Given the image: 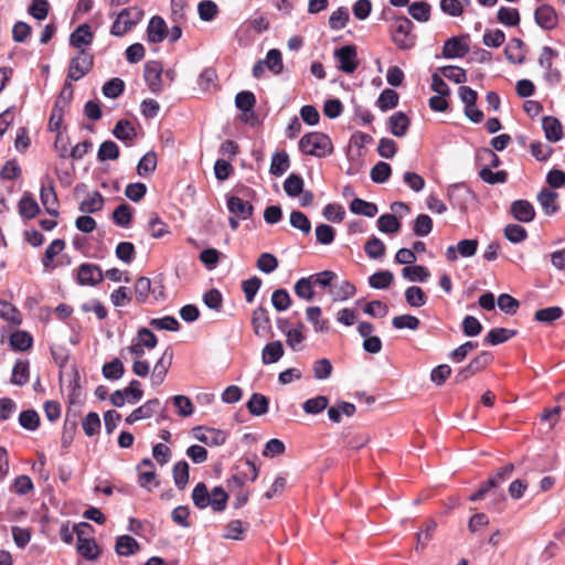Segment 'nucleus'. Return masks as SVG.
Returning <instances> with one entry per match:
<instances>
[{
	"label": "nucleus",
	"mask_w": 565,
	"mask_h": 565,
	"mask_svg": "<svg viewBox=\"0 0 565 565\" xmlns=\"http://www.w3.org/2000/svg\"><path fill=\"white\" fill-rule=\"evenodd\" d=\"M94 66V56L87 50L81 49L77 54L71 58L67 79L77 82L88 74Z\"/></svg>",
	"instance_id": "obj_6"
},
{
	"label": "nucleus",
	"mask_w": 565,
	"mask_h": 565,
	"mask_svg": "<svg viewBox=\"0 0 565 565\" xmlns=\"http://www.w3.org/2000/svg\"><path fill=\"white\" fill-rule=\"evenodd\" d=\"M524 46L525 44L521 39H511L504 49V55L508 62L518 65L523 64L525 61Z\"/></svg>",
	"instance_id": "obj_21"
},
{
	"label": "nucleus",
	"mask_w": 565,
	"mask_h": 565,
	"mask_svg": "<svg viewBox=\"0 0 565 565\" xmlns=\"http://www.w3.org/2000/svg\"><path fill=\"white\" fill-rule=\"evenodd\" d=\"M160 407V401L158 398L149 399L143 405L134 409L127 417L126 423L131 425L140 419H147L152 417Z\"/></svg>",
	"instance_id": "obj_18"
},
{
	"label": "nucleus",
	"mask_w": 565,
	"mask_h": 565,
	"mask_svg": "<svg viewBox=\"0 0 565 565\" xmlns=\"http://www.w3.org/2000/svg\"><path fill=\"white\" fill-rule=\"evenodd\" d=\"M329 398L324 395H318L316 397L307 399L302 404V409L307 414L317 415L328 408Z\"/></svg>",
	"instance_id": "obj_45"
},
{
	"label": "nucleus",
	"mask_w": 565,
	"mask_h": 565,
	"mask_svg": "<svg viewBox=\"0 0 565 565\" xmlns=\"http://www.w3.org/2000/svg\"><path fill=\"white\" fill-rule=\"evenodd\" d=\"M142 15L143 12L137 7L121 10L110 28V34L114 36L125 35L141 20Z\"/></svg>",
	"instance_id": "obj_5"
},
{
	"label": "nucleus",
	"mask_w": 565,
	"mask_h": 565,
	"mask_svg": "<svg viewBox=\"0 0 565 565\" xmlns=\"http://www.w3.org/2000/svg\"><path fill=\"white\" fill-rule=\"evenodd\" d=\"M284 190L290 198L299 196L303 190V179L296 173H291L284 182Z\"/></svg>",
	"instance_id": "obj_57"
},
{
	"label": "nucleus",
	"mask_w": 565,
	"mask_h": 565,
	"mask_svg": "<svg viewBox=\"0 0 565 565\" xmlns=\"http://www.w3.org/2000/svg\"><path fill=\"white\" fill-rule=\"evenodd\" d=\"M334 57L339 62L338 68L347 74H352L359 66L358 50L353 44L344 45L334 51Z\"/></svg>",
	"instance_id": "obj_7"
},
{
	"label": "nucleus",
	"mask_w": 565,
	"mask_h": 565,
	"mask_svg": "<svg viewBox=\"0 0 565 565\" xmlns=\"http://www.w3.org/2000/svg\"><path fill=\"white\" fill-rule=\"evenodd\" d=\"M19 424L22 428L34 431L40 426V416L34 409H26L20 413Z\"/></svg>",
	"instance_id": "obj_61"
},
{
	"label": "nucleus",
	"mask_w": 565,
	"mask_h": 565,
	"mask_svg": "<svg viewBox=\"0 0 565 565\" xmlns=\"http://www.w3.org/2000/svg\"><path fill=\"white\" fill-rule=\"evenodd\" d=\"M516 333V330L507 328H493L487 333L483 341L490 345H498L515 337Z\"/></svg>",
	"instance_id": "obj_33"
},
{
	"label": "nucleus",
	"mask_w": 565,
	"mask_h": 565,
	"mask_svg": "<svg viewBox=\"0 0 565 565\" xmlns=\"http://www.w3.org/2000/svg\"><path fill=\"white\" fill-rule=\"evenodd\" d=\"M94 33L87 23L78 25L70 35V44L78 51L92 44Z\"/></svg>",
	"instance_id": "obj_20"
},
{
	"label": "nucleus",
	"mask_w": 565,
	"mask_h": 565,
	"mask_svg": "<svg viewBox=\"0 0 565 565\" xmlns=\"http://www.w3.org/2000/svg\"><path fill=\"white\" fill-rule=\"evenodd\" d=\"M33 343L32 337L26 331H15L10 337V345L15 351H25Z\"/></svg>",
	"instance_id": "obj_54"
},
{
	"label": "nucleus",
	"mask_w": 565,
	"mask_h": 565,
	"mask_svg": "<svg viewBox=\"0 0 565 565\" xmlns=\"http://www.w3.org/2000/svg\"><path fill=\"white\" fill-rule=\"evenodd\" d=\"M290 166L289 156L285 150L276 151L271 157L270 173L275 177L282 175Z\"/></svg>",
	"instance_id": "obj_34"
},
{
	"label": "nucleus",
	"mask_w": 565,
	"mask_h": 565,
	"mask_svg": "<svg viewBox=\"0 0 565 565\" xmlns=\"http://www.w3.org/2000/svg\"><path fill=\"white\" fill-rule=\"evenodd\" d=\"M257 456H247L242 465L235 467V472L227 480V487L231 491L242 489L246 481L254 482L259 472V468L256 465Z\"/></svg>",
	"instance_id": "obj_4"
},
{
	"label": "nucleus",
	"mask_w": 565,
	"mask_h": 565,
	"mask_svg": "<svg viewBox=\"0 0 565 565\" xmlns=\"http://www.w3.org/2000/svg\"><path fill=\"white\" fill-rule=\"evenodd\" d=\"M104 275L98 265L84 263L78 267L77 281L82 286H95L103 281Z\"/></svg>",
	"instance_id": "obj_12"
},
{
	"label": "nucleus",
	"mask_w": 565,
	"mask_h": 565,
	"mask_svg": "<svg viewBox=\"0 0 565 565\" xmlns=\"http://www.w3.org/2000/svg\"><path fill=\"white\" fill-rule=\"evenodd\" d=\"M102 372L105 379L117 381L122 377L125 367L122 362L118 358H115L110 362L104 364Z\"/></svg>",
	"instance_id": "obj_47"
},
{
	"label": "nucleus",
	"mask_w": 565,
	"mask_h": 565,
	"mask_svg": "<svg viewBox=\"0 0 565 565\" xmlns=\"http://www.w3.org/2000/svg\"><path fill=\"white\" fill-rule=\"evenodd\" d=\"M510 213L521 223H530L535 218V209L527 200H515L510 205Z\"/></svg>",
	"instance_id": "obj_14"
},
{
	"label": "nucleus",
	"mask_w": 565,
	"mask_h": 565,
	"mask_svg": "<svg viewBox=\"0 0 565 565\" xmlns=\"http://www.w3.org/2000/svg\"><path fill=\"white\" fill-rule=\"evenodd\" d=\"M76 550L87 561H95L99 556V547L95 540H77Z\"/></svg>",
	"instance_id": "obj_38"
},
{
	"label": "nucleus",
	"mask_w": 565,
	"mask_h": 565,
	"mask_svg": "<svg viewBox=\"0 0 565 565\" xmlns=\"http://www.w3.org/2000/svg\"><path fill=\"white\" fill-rule=\"evenodd\" d=\"M542 127L548 141L557 142L563 138L562 125L557 118L553 116L543 117Z\"/></svg>",
	"instance_id": "obj_24"
},
{
	"label": "nucleus",
	"mask_w": 565,
	"mask_h": 565,
	"mask_svg": "<svg viewBox=\"0 0 565 565\" xmlns=\"http://www.w3.org/2000/svg\"><path fill=\"white\" fill-rule=\"evenodd\" d=\"M192 501L200 510L211 507L214 512H223L227 505L228 494L222 487H214L209 493L206 484L199 482L192 491Z\"/></svg>",
	"instance_id": "obj_2"
},
{
	"label": "nucleus",
	"mask_w": 565,
	"mask_h": 565,
	"mask_svg": "<svg viewBox=\"0 0 565 565\" xmlns=\"http://www.w3.org/2000/svg\"><path fill=\"white\" fill-rule=\"evenodd\" d=\"M175 487L183 490L189 482V463L185 460L178 461L172 469Z\"/></svg>",
	"instance_id": "obj_40"
},
{
	"label": "nucleus",
	"mask_w": 565,
	"mask_h": 565,
	"mask_svg": "<svg viewBox=\"0 0 565 565\" xmlns=\"http://www.w3.org/2000/svg\"><path fill=\"white\" fill-rule=\"evenodd\" d=\"M194 436L199 441L207 446H222L227 439L226 431L202 426L194 428Z\"/></svg>",
	"instance_id": "obj_13"
},
{
	"label": "nucleus",
	"mask_w": 565,
	"mask_h": 565,
	"mask_svg": "<svg viewBox=\"0 0 565 565\" xmlns=\"http://www.w3.org/2000/svg\"><path fill=\"white\" fill-rule=\"evenodd\" d=\"M385 244L376 236L369 238L364 245V252L371 259L382 258L385 255Z\"/></svg>",
	"instance_id": "obj_49"
},
{
	"label": "nucleus",
	"mask_w": 565,
	"mask_h": 565,
	"mask_svg": "<svg viewBox=\"0 0 565 565\" xmlns=\"http://www.w3.org/2000/svg\"><path fill=\"white\" fill-rule=\"evenodd\" d=\"M119 148L113 140H106L100 143L97 151V159L99 161L117 160L119 158Z\"/></svg>",
	"instance_id": "obj_55"
},
{
	"label": "nucleus",
	"mask_w": 565,
	"mask_h": 565,
	"mask_svg": "<svg viewBox=\"0 0 565 565\" xmlns=\"http://www.w3.org/2000/svg\"><path fill=\"white\" fill-rule=\"evenodd\" d=\"M427 296L418 286H411L405 290V300L411 307L419 308L426 305Z\"/></svg>",
	"instance_id": "obj_46"
},
{
	"label": "nucleus",
	"mask_w": 565,
	"mask_h": 565,
	"mask_svg": "<svg viewBox=\"0 0 565 565\" xmlns=\"http://www.w3.org/2000/svg\"><path fill=\"white\" fill-rule=\"evenodd\" d=\"M398 99V94L395 90L386 88L380 94L376 104L382 111H387L397 106Z\"/></svg>",
	"instance_id": "obj_53"
},
{
	"label": "nucleus",
	"mask_w": 565,
	"mask_h": 565,
	"mask_svg": "<svg viewBox=\"0 0 565 565\" xmlns=\"http://www.w3.org/2000/svg\"><path fill=\"white\" fill-rule=\"evenodd\" d=\"M168 33L166 21L159 17L153 15L147 28V39L150 43H161Z\"/></svg>",
	"instance_id": "obj_19"
},
{
	"label": "nucleus",
	"mask_w": 565,
	"mask_h": 565,
	"mask_svg": "<svg viewBox=\"0 0 565 565\" xmlns=\"http://www.w3.org/2000/svg\"><path fill=\"white\" fill-rule=\"evenodd\" d=\"M497 18L500 23L508 26H516L520 23V13L515 8L501 7Z\"/></svg>",
	"instance_id": "obj_59"
},
{
	"label": "nucleus",
	"mask_w": 565,
	"mask_h": 565,
	"mask_svg": "<svg viewBox=\"0 0 565 565\" xmlns=\"http://www.w3.org/2000/svg\"><path fill=\"white\" fill-rule=\"evenodd\" d=\"M284 355V348L280 341H273L267 343L262 353L264 364H273L278 362Z\"/></svg>",
	"instance_id": "obj_35"
},
{
	"label": "nucleus",
	"mask_w": 565,
	"mask_h": 565,
	"mask_svg": "<svg viewBox=\"0 0 565 565\" xmlns=\"http://www.w3.org/2000/svg\"><path fill=\"white\" fill-rule=\"evenodd\" d=\"M139 543L130 535H120L116 540L115 551L119 556H130L139 551Z\"/></svg>",
	"instance_id": "obj_30"
},
{
	"label": "nucleus",
	"mask_w": 565,
	"mask_h": 565,
	"mask_svg": "<svg viewBox=\"0 0 565 565\" xmlns=\"http://www.w3.org/2000/svg\"><path fill=\"white\" fill-rule=\"evenodd\" d=\"M113 222L120 227H128L132 221V207L127 203L118 205L111 215Z\"/></svg>",
	"instance_id": "obj_41"
},
{
	"label": "nucleus",
	"mask_w": 565,
	"mask_h": 565,
	"mask_svg": "<svg viewBox=\"0 0 565 565\" xmlns=\"http://www.w3.org/2000/svg\"><path fill=\"white\" fill-rule=\"evenodd\" d=\"M431 7L426 1H415L408 6L409 15L418 22H427L430 19Z\"/></svg>",
	"instance_id": "obj_39"
},
{
	"label": "nucleus",
	"mask_w": 565,
	"mask_h": 565,
	"mask_svg": "<svg viewBox=\"0 0 565 565\" xmlns=\"http://www.w3.org/2000/svg\"><path fill=\"white\" fill-rule=\"evenodd\" d=\"M382 19L391 22V40L399 50H411L416 45L417 36L413 33L414 23L408 18L388 10L382 13Z\"/></svg>",
	"instance_id": "obj_1"
},
{
	"label": "nucleus",
	"mask_w": 565,
	"mask_h": 565,
	"mask_svg": "<svg viewBox=\"0 0 565 565\" xmlns=\"http://www.w3.org/2000/svg\"><path fill=\"white\" fill-rule=\"evenodd\" d=\"M29 361L19 359L15 361L10 382L18 386H23L29 382L30 370Z\"/></svg>",
	"instance_id": "obj_27"
},
{
	"label": "nucleus",
	"mask_w": 565,
	"mask_h": 565,
	"mask_svg": "<svg viewBox=\"0 0 565 565\" xmlns=\"http://www.w3.org/2000/svg\"><path fill=\"white\" fill-rule=\"evenodd\" d=\"M394 276L390 270H380L369 277V285L374 289H386Z\"/></svg>",
	"instance_id": "obj_60"
},
{
	"label": "nucleus",
	"mask_w": 565,
	"mask_h": 565,
	"mask_svg": "<svg viewBox=\"0 0 565 565\" xmlns=\"http://www.w3.org/2000/svg\"><path fill=\"white\" fill-rule=\"evenodd\" d=\"M157 154L154 151L147 152L137 164V173L140 177H147L157 168Z\"/></svg>",
	"instance_id": "obj_50"
},
{
	"label": "nucleus",
	"mask_w": 565,
	"mask_h": 565,
	"mask_svg": "<svg viewBox=\"0 0 565 565\" xmlns=\"http://www.w3.org/2000/svg\"><path fill=\"white\" fill-rule=\"evenodd\" d=\"M350 211L356 215H363L366 217H374L377 212V205L373 202H367L365 200L355 198L350 203Z\"/></svg>",
	"instance_id": "obj_32"
},
{
	"label": "nucleus",
	"mask_w": 565,
	"mask_h": 565,
	"mask_svg": "<svg viewBox=\"0 0 565 565\" xmlns=\"http://www.w3.org/2000/svg\"><path fill=\"white\" fill-rule=\"evenodd\" d=\"M503 234L513 244L522 243L527 238V231L519 224H508L503 230Z\"/></svg>",
	"instance_id": "obj_62"
},
{
	"label": "nucleus",
	"mask_w": 565,
	"mask_h": 565,
	"mask_svg": "<svg viewBox=\"0 0 565 565\" xmlns=\"http://www.w3.org/2000/svg\"><path fill=\"white\" fill-rule=\"evenodd\" d=\"M563 316V309L558 306H552L539 309L534 313V319L543 323H552Z\"/></svg>",
	"instance_id": "obj_48"
},
{
	"label": "nucleus",
	"mask_w": 565,
	"mask_h": 565,
	"mask_svg": "<svg viewBox=\"0 0 565 565\" xmlns=\"http://www.w3.org/2000/svg\"><path fill=\"white\" fill-rule=\"evenodd\" d=\"M392 173V168L384 161H379L373 166L370 172V178L374 183H385Z\"/></svg>",
	"instance_id": "obj_56"
},
{
	"label": "nucleus",
	"mask_w": 565,
	"mask_h": 565,
	"mask_svg": "<svg viewBox=\"0 0 565 565\" xmlns=\"http://www.w3.org/2000/svg\"><path fill=\"white\" fill-rule=\"evenodd\" d=\"M469 35L452 36L448 39L443 46V56L445 58H461L469 52Z\"/></svg>",
	"instance_id": "obj_9"
},
{
	"label": "nucleus",
	"mask_w": 565,
	"mask_h": 565,
	"mask_svg": "<svg viewBox=\"0 0 565 565\" xmlns=\"http://www.w3.org/2000/svg\"><path fill=\"white\" fill-rule=\"evenodd\" d=\"M448 199L454 207L465 210L468 203L476 200L475 192L463 182L449 185Z\"/></svg>",
	"instance_id": "obj_8"
},
{
	"label": "nucleus",
	"mask_w": 565,
	"mask_h": 565,
	"mask_svg": "<svg viewBox=\"0 0 565 565\" xmlns=\"http://www.w3.org/2000/svg\"><path fill=\"white\" fill-rule=\"evenodd\" d=\"M19 214L25 220H32L40 213V206L34 198L25 192L18 204Z\"/></svg>",
	"instance_id": "obj_26"
},
{
	"label": "nucleus",
	"mask_w": 565,
	"mask_h": 565,
	"mask_svg": "<svg viewBox=\"0 0 565 565\" xmlns=\"http://www.w3.org/2000/svg\"><path fill=\"white\" fill-rule=\"evenodd\" d=\"M113 135L120 141H124L127 146L131 145L136 138L137 132L135 127L129 120L120 119L116 122Z\"/></svg>",
	"instance_id": "obj_25"
},
{
	"label": "nucleus",
	"mask_w": 565,
	"mask_h": 565,
	"mask_svg": "<svg viewBox=\"0 0 565 565\" xmlns=\"http://www.w3.org/2000/svg\"><path fill=\"white\" fill-rule=\"evenodd\" d=\"M298 147L302 154L316 158H326L333 152V145L330 137L319 131L305 134L300 138Z\"/></svg>",
	"instance_id": "obj_3"
},
{
	"label": "nucleus",
	"mask_w": 565,
	"mask_h": 565,
	"mask_svg": "<svg viewBox=\"0 0 565 565\" xmlns=\"http://www.w3.org/2000/svg\"><path fill=\"white\" fill-rule=\"evenodd\" d=\"M172 352L169 353L168 350L164 351L163 355L157 361L153 373H152V384L160 385L168 373V370L171 365Z\"/></svg>",
	"instance_id": "obj_28"
},
{
	"label": "nucleus",
	"mask_w": 565,
	"mask_h": 565,
	"mask_svg": "<svg viewBox=\"0 0 565 565\" xmlns=\"http://www.w3.org/2000/svg\"><path fill=\"white\" fill-rule=\"evenodd\" d=\"M216 79H217L216 71L212 67H206L199 75L198 85L200 86V88L202 90L210 92V90L216 89V87H217Z\"/></svg>",
	"instance_id": "obj_52"
},
{
	"label": "nucleus",
	"mask_w": 565,
	"mask_h": 565,
	"mask_svg": "<svg viewBox=\"0 0 565 565\" xmlns=\"http://www.w3.org/2000/svg\"><path fill=\"white\" fill-rule=\"evenodd\" d=\"M349 10L347 7H339L329 17V26L331 30L339 31L345 28L349 22Z\"/></svg>",
	"instance_id": "obj_51"
},
{
	"label": "nucleus",
	"mask_w": 565,
	"mask_h": 565,
	"mask_svg": "<svg viewBox=\"0 0 565 565\" xmlns=\"http://www.w3.org/2000/svg\"><path fill=\"white\" fill-rule=\"evenodd\" d=\"M313 282L310 276L298 279L294 286V291L300 299L310 301L315 298Z\"/></svg>",
	"instance_id": "obj_42"
},
{
	"label": "nucleus",
	"mask_w": 565,
	"mask_h": 565,
	"mask_svg": "<svg viewBox=\"0 0 565 565\" xmlns=\"http://www.w3.org/2000/svg\"><path fill=\"white\" fill-rule=\"evenodd\" d=\"M263 61L265 62L267 68L275 75H279L282 72V56L279 50L270 49L266 54V58Z\"/></svg>",
	"instance_id": "obj_58"
},
{
	"label": "nucleus",
	"mask_w": 565,
	"mask_h": 565,
	"mask_svg": "<svg viewBox=\"0 0 565 565\" xmlns=\"http://www.w3.org/2000/svg\"><path fill=\"white\" fill-rule=\"evenodd\" d=\"M409 118L403 111H396L388 118V129L395 137H404L409 128Z\"/></svg>",
	"instance_id": "obj_23"
},
{
	"label": "nucleus",
	"mask_w": 565,
	"mask_h": 565,
	"mask_svg": "<svg viewBox=\"0 0 565 565\" xmlns=\"http://www.w3.org/2000/svg\"><path fill=\"white\" fill-rule=\"evenodd\" d=\"M163 67L158 61H148L145 64L143 77L149 90L159 94L162 88L161 74Z\"/></svg>",
	"instance_id": "obj_10"
},
{
	"label": "nucleus",
	"mask_w": 565,
	"mask_h": 565,
	"mask_svg": "<svg viewBox=\"0 0 565 565\" xmlns=\"http://www.w3.org/2000/svg\"><path fill=\"white\" fill-rule=\"evenodd\" d=\"M226 205L228 212L241 220H248L254 212V207L249 202L235 195L226 196Z\"/></svg>",
	"instance_id": "obj_16"
},
{
	"label": "nucleus",
	"mask_w": 565,
	"mask_h": 565,
	"mask_svg": "<svg viewBox=\"0 0 565 565\" xmlns=\"http://www.w3.org/2000/svg\"><path fill=\"white\" fill-rule=\"evenodd\" d=\"M313 376L316 380L324 381L332 374L333 366L329 359H319L312 365Z\"/></svg>",
	"instance_id": "obj_63"
},
{
	"label": "nucleus",
	"mask_w": 565,
	"mask_h": 565,
	"mask_svg": "<svg viewBox=\"0 0 565 565\" xmlns=\"http://www.w3.org/2000/svg\"><path fill=\"white\" fill-rule=\"evenodd\" d=\"M402 276L409 281L425 282L430 277L427 267L423 265L405 266L402 269Z\"/></svg>",
	"instance_id": "obj_37"
},
{
	"label": "nucleus",
	"mask_w": 565,
	"mask_h": 565,
	"mask_svg": "<svg viewBox=\"0 0 565 565\" xmlns=\"http://www.w3.org/2000/svg\"><path fill=\"white\" fill-rule=\"evenodd\" d=\"M102 90L105 97L117 98L125 90V82L118 77L111 78L103 85Z\"/></svg>",
	"instance_id": "obj_64"
},
{
	"label": "nucleus",
	"mask_w": 565,
	"mask_h": 565,
	"mask_svg": "<svg viewBox=\"0 0 565 565\" xmlns=\"http://www.w3.org/2000/svg\"><path fill=\"white\" fill-rule=\"evenodd\" d=\"M104 207V198L98 191H94L79 203L78 210L85 214H92Z\"/></svg>",
	"instance_id": "obj_31"
},
{
	"label": "nucleus",
	"mask_w": 565,
	"mask_h": 565,
	"mask_svg": "<svg viewBox=\"0 0 565 565\" xmlns=\"http://www.w3.org/2000/svg\"><path fill=\"white\" fill-rule=\"evenodd\" d=\"M252 326L256 335L266 337L271 330V321L268 310L262 306L253 311Z\"/></svg>",
	"instance_id": "obj_15"
},
{
	"label": "nucleus",
	"mask_w": 565,
	"mask_h": 565,
	"mask_svg": "<svg viewBox=\"0 0 565 565\" xmlns=\"http://www.w3.org/2000/svg\"><path fill=\"white\" fill-rule=\"evenodd\" d=\"M248 524L244 525L241 520H232L225 527L223 537L235 541H243Z\"/></svg>",
	"instance_id": "obj_43"
},
{
	"label": "nucleus",
	"mask_w": 565,
	"mask_h": 565,
	"mask_svg": "<svg viewBox=\"0 0 565 565\" xmlns=\"http://www.w3.org/2000/svg\"><path fill=\"white\" fill-rule=\"evenodd\" d=\"M246 407L253 416H263L268 412L269 399L260 393H253L246 403Z\"/></svg>",
	"instance_id": "obj_29"
},
{
	"label": "nucleus",
	"mask_w": 565,
	"mask_h": 565,
	"mask_svg": "<svg viewBox=\"0 0 565 565\" xmlns=\"http://www.w3.org/2000/svg\"><path fill=\"white\" fill-rule=\"evenodd\" d=\"M377 228L385 234L396 233L401 228V222L394 214H382L377 218Z\"/></svg>",
	"instance_id": "obj_44"
},
{
	"label": "nucleus",
	"mask_w": 565,
	"mask_h": 565,
	"mask_svg": "<svg viewBox=\"0 0 565 565\" xmlns=\"http://www.w3.org/2000/svg\"><path fill=\"white\" fill-rule=\"evenodd\" d=\"M534 19L536 24L544 30H553L557 25V13L550 4L540 6L534 12Z\"/></svg>",
	"instance_id": "obj_17"
},
{
	"label": "nucleus",
	"mask_w": 565,
	"mask_h": 565,
	"mask_svg": "<svg viewBox=\"0 0 565 565\" xmlns=\"http://www.w3.org/2000/svg\"><path fill=\"white\" fill-rule=\"evenodd\" d=\"M356 292V288L349 280H343L340 284L332 285L330 289V294L332 296L333 301H344L354 296Z\"/></svg>",
	"instance_id": "obj_36"
},
{
	"label": "nucleus",
	"mask_w": 565,
	"mask_h": 565,
	"mask_svg": "<svg viewBox=\"0 0 565 565\" xmlns=\"http://www.w3.org/2000/svg\"><path fill=\"white\" fill-rule=\"evenodd\" d=\"M558 194L547 188H543L536 196L537 202L548 216L554 215L559 206L557 204Z\"/></svg>",
	"instance_id": "obj_22"
},
{
	"label": "nucleus",
	"mask_w": 565,
	"mask_h": 565,
	"mask_svg": "<svg viewBox=\"0 0 565 565\" xmlns=\"http://www.w3.org/2000/svg\"><path fill=\"white\" fill-rule=\"evenodd\" d=\"M40 199L43 206L46 210V213L50 214L51 216L56 217L58 215V211L56 209L58 200L53 185V181L50 178H46L45 180L42 181L40 189Z\"/></svg>",
	"instance_id": "obj_11"
}]
</instances>
